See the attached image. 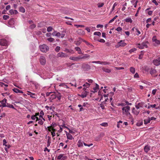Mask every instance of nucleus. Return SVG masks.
Returning <instances> with one entry per match:
<instances>
[{
	"label": "nucleus",
	"mask_w": 160,
	"mask_h": 160,
	"mask_svg": "<svg viewBox=\"0 0 160 160\" xmlns=\"http://www.w3.org/2000/svg\"><path fill=\"white\" fill-rule=\"evenodd\" d=\"M120 44V46L124 47L126 45V43L122 42V40H121L120 42H119Z\"/></svg>",
	"instance_id": "4be33fe9"
},
{
	"label": "nucleus",
	"mask_w": 160,
	"mask_h": 160,
	"mask_svg": "<svg viewBox=\"0 0 160 160\" xmlns=\"http://www.w3.org/2000/svg\"><path fill=\"white\" fill-rule=\"evenodd\" d=\"M103 25H101V24H98L97 26V28H102L103 27Z\"/></svg>",
	"instance_id": "e2e57ef3"
},
{
	"label": "nucleus",
	"mask_w": 160,
	"mask_h": 160,
	"mask_svg": "<svg viewBox=\"0 0 160 160\" xmlns=\"http://www.w3.org/2000/svg\"><path fill=\"white\" fill-rule=\"evenodd\" d=\"M153 64L157 66L160 65V60L159 59H155L152 62Z\"/></svg>",
	"instance_id": "0eeeda50"
},
{
	"label": "nucleus",
	"mask_w": 160,
	"mask_h": 160,
	"mask_svg": "<svg viewBox=\"0 0 160 160\" xmlns=\"http://www.w3.org/2000/svg\"><path fill=\"white\" fill-rule=\"evenodd\" d=\"M83 144L84 146H88V147H90L93 145L92 143H91L90 144H87L86 143H84V142H83Z\"/></svg>",
	"instance_id": "8fccbe9b"
},
{
	"label": "nucleus",
	"mask_w": 160,
	"mask_h": 160,
	"mask_svg": "<svg viewBox=\"0 0 160 160\" xmlns=\"http://www.w3.org/2000/svg\"><path fill=\"white\" fill-rule=\"evenodd\" d=\"M67 158V156H62V159L61 160H65Z\"/></svg>",
	"instance_id": "338daca9"
},
{
	"label": "nucleus",
	"mask_w": 160,
	"mask_h": 160,
	"mask_svg": "<svg viewBox=\"0 0 160 160\" xmlns=\"http://www.w3.org/2000/svg\"><path fill=\"white\" fill-rule=\"evenodd\" d=\"M43 122H42V119H41L38 122V123L41 125H42L43 124Z\"/></svg>",
	"instance_id": "0e129e2a"
},
{
	"label": "nucleus",
	"mask_w": 160,
	"mask_h": 160,
	"mask_svg": "<svg viewBox=\"0 0 160 160\" xmlns=\"http://www.w3.org/2000/svg\"><path fill=\"white\" fill-rule=\"evenodd\" d=\"M96 86L95 87H94L93 88V89L94 90V91H91V92H92L93 93H95L97 92V90L99 89V85L97 83H96Z\"/></svg>",
	"instance_id": "9d476101"
},
{
	"label": "nucleus",
	"mask_w": 160,
	"mask_h": 160,
	"mask_svg": "<svg viewBox=\"0 0 160 160\" xmlns=\"http://www.w3.org/2000/svg\"><path fill=\"white\" fill-rule=\"evenodd\" d=\"M136 50V49L135 48H132L129 50V52L130 53L133 52Z\"/></svg>",
	"instance_id": "37998d69"
},
{
	"label": "nucleus",
	"mask_w": 160,
	"mask_h": 160,
	"mask_svg": "<svg viewBox=\"0 0 160 160\" xmlns=\"http://www.w3.org/2000/svg\"><path fill=\"white\" fill-rule=\"evenodd\" d=\"M90 84L88 82H86L85 84L83 85V86L86 87L87 88H88L89 87Z\"/></svg>",
	"instance_id": "58836bf2"
},
{
	"label": "nucleus",
	"mask_w": 160,
	"mask_h": 160,
	"mask_svg": "<svg viewBox=\"0 0 160 160\" xmlns=\"http://www.w3.org/2000/svg\"><path fill=\"white\" fill-rule=\"evenodd\" d=\"M130 107L128 106H126L122 108V110L125 111L126 115H128V112L130 111Z\"/></svg>",
	"instance_id": "7ed1b4c3"
},
{
	"label": "nucleus",
	"mask_w": 160,
	"mask_h": 160,
	"mask_svg": "<svg viewBox=\"0 0 160 160\" xmlns=\"http://www.w3.org/2000/svg\"><path fill=\"white\" fill-rule=\"evenodd\" d=\"M138 47L140 49H142L144 48L143 46L142 43L141 44H138Z\"/></svg>",
	"instance_id": "f704fd0d"
},
{
	"label": "nucleus",
	"mask_w": 160,
	"mask_h": 160,
	"mask_svg": "<svg viewBox=\"0 0 160 160\" xmlns=\"http://www.w3.org/2000/svg\"><path fill=\"white\" fill-rule=\"evenodd\" d=\"M144 104L143 102L139 103L137 105H135V107L137 109H138L140 108H142L144 106Z\"/></svg>",
	"instance_id": "1a4fd4ad"
},
{
	"label": "nucleus",
	"mask_w": 160,
	"mask_h": 160,
	"mask_svg": "<svg viewBox=\"0 0 160 160\" xmlns=\"http://www.w3.org/2000/svg\"><path fill=\"white\" fill-rule=\"evenodd\" d=\"M75 49L76 51H79L80 49V48L78 47H76L75 48Z\"/></svg>",
	"instance_id": "774afa93"
},
{
	"label": "nucleus",
	"mask_w": 160,
	"mask_h": 160,
	"mask_svg": "<svg viewBox=\"0 0 160 160\" xmlns=\"http://www.w3.org/2000/svg\"><path fill=\"white\" fill-rule=\"evenodd\" d=\"M19 11L21 12L24 13L25 11L24 8L23 7L21 6L19 8Z\"/></svg>",
	"instance_id": "a878e982"
},
{
	"label": "nucleus",
	"mask_w": 160,
	"mask_h": 160,
	"mask_svg": "<svg viewBox=\"0 0 160 160\" xmlns=\"http://www.w3.org/2000/svg\"><path fill=\"white\" fill-rule=\"evenodd\" d=\"M85 92L83 94H82L80 95V96L82 98H85L87 96V93H89L88 92H87L86 91H85Z\"/></svg>",
	"instance_id": "5701e85b"
},
{
	"label": "nucleus",
	"mask_w": 160,
	"mask_h": 160,
	"mask_svg": "<svg viewBox=\"0 0 160 160\" xmlns=\"http://www.w3.org/2000/svg\"><path fill=\"white\" fill-rule=\"evenodd\" d=\"M40 62L41 64L42 65L46 64V60L45 58L43 56H41L40 58Z\"/></svg>",
	"instance_id": "20e7f679"
},
{
	"label": "nucleus",
	"mask_w": 160,
	"mask_h": 160,
	"mask_svg": "<svg viewBox=\"0 0 160 160\" xmlns=\"http://www.w3.org/2000/svg\"><path fill=\"white\" fill-rule=\"evenodd\" d=\"M9 18V16L8 15H4L3 17V18L4 20H7Z\"/></svg>",
	"instance_id": "2f4dec72"
},
{
	"label": "nucleus",
	"mask_w": 160,
	"mask_h": 160,
	"mask_svg": "<svg viewBox=\"0 0 160 160\" xmlns=\"http://www.w3.org/2000/svg\"><path fill=\"white\" fill-rule=\"evenodd\" d=\"M57 93H54L51 95L50 99H52V100L55 99L56 98Z\"/></svg>",
	"instance_id": "aec40b11"
},
{
	"label": "nucleus",
	"mask_w": 160,
	"mask_h": 160,
	"mask_svg": "<svg viewBox=\"0 0 160 160\" xmlns=\"http://www.w3.org/2000/svg\"><path fill=\"white\" fill-rule=\"evenodd\" d=\"M47 40L50 42H52L54 40V39L52 38H48L47 39Z\"/></svg>",
	"instance_id": "473e14b6"
},
{
	"label": "nucleus",
	"mask_w": 160,
	"mask_h": 160,
	"mask_svg": "<svg viewBox=\"0 0 160 160\" xmlns=\"http://www.w3.org/2000/svg\"><path fill=\"white\" fill-rule=\"evenodd\" d=\"M52 28L51 26L48 27L47 28V30L48 32L51 31L52 30Z\"/></svg>",
	"instance_id": "72a5a7b5"
},
{
	"label": "nucleus",
	"mask_w": 160,
	"mask_h": 160,
	"mask_svg": "<svg viewBox=\"0 0 160 160\" xmlns=\"http://www.w3.org/2000/svg\"><path fill=\"white\" fill-rule=\"evenodd\" d=\"M68 57V55L63 52H60L57 55V58L61 57L65 58Z\"/></svg>",
	"instance_id": "39448f33"
},
{
	"label": "nucleus",
	"mask_w": 160,
	"mask_h": 160,
	"mask_svg": "<svg viewBox=\"0 0 160 160\" xmlns=\"http://www.w3.org/2000/svg\"><path fill=\"white\" fill-rule=\"evenodd\" d=\"M92 63H96L99 64H101V62L99 61H92Z\"/></svg>",
	"instance_id": "6e6d98bb"
},
{
	"label": "nucleus",
	"mask_w": 160,
	"mask_h": 160,
	"mask_svg": "<svg viewBox=\"0 0 160 160\" xmlns=\"http://www.w3.org/2000/svg\"><path fill=\"white\" fill-rule=\"evenodd\" d=\"M143 122L142 121H139L136 124V125L138 126H140L142 124Z\"/></svg>",
	"instance_id": "c85d7f7f"
},
{
	"label": "nucleus",
	"mask_w": 160,
	"mask_h": 160,
	"mask_svg": "<svg viewBox=\"0 0 160 160\" xmlns=\"http://www.w3.org/2000/svg\"><path fill=\"white\" fill-rule=\"evenodd\" d=\"M150 147L148 145L145 146L144 148V151L147 153L150 150Z\"/></svg>",
	"instance_id": "f8f14e48"
},
{
	"label": "nucleus",
	"mask_w": 160,
	"mask_h": 160,
	"mask_svg": "<svg viewBox=\"0 0 160 160\" xmlns=\"http://www.w3.org/2000/svg\"><path fill=\"white\" fill-rule=\"evenodd\" d=\"M13 91L16 93H23V92L22 91L20 90L19 89L17 88H14L13 89Z\"/></svg>",
	"instance_id": "4468645a"
},
{
	"label": "nucleus",
	"mask_w": 160,
	"mask_h": 160,
	"mask_svg": "<svg viewBox=\"0 0 160 160\" xmlns=\"http://www.w3.org/2000/svg\"><path fill=\"white\" fill-rule=\"evenodd\" d=\"M83 142H81V140H79L78 143V147H80L83 146Z\"/></svg>",
	"instance_id": "6ab92c4d"
},
{
	"label": "nucleus",
	"mask_w": 160,
	"mask_h": 160,
	"mask_svg": "<svg viewBox=\"0 0 160 160\" xmlns=\"http://www.w3.org/2000/svg\"><path fill=\"white\" fill-rule=\"evenodd\" d=\"M29 92V94H28V95H30L31 97L33 98H35V97L32 96L33 95H35V94L34 93H31L30 92Z\"/></svg>",
	"instance_id": "bf43d9fd"
},
{
	"label": "nucleus",
	"mask_w": 160,
	"mask_h": 160,
	"mask_svg": "<svg viewBox=\"0 0 160 160\" xmlns=\"http://www.w3.org/2000/svg\"><path fill=\"white\" fill-rule=\"evenodd\" d=\"M140 9H141V7H139L138 8V10H137V12H136V14L135 15V16L136 17V16H137L138 13V12H139V11L140 10Z\"/></svg>",
	"instance_id": "052dcab7"
},
{
	"label": "nucleus",
	"mask_w": 160,
	"mask_h": 160,
	"mask_svg": "<svg viewBox=\"0 0 160 160\" xmlns=\"http://www.w3.org/2000/svg\"><path fill=\"white\" fill-rule=\"evenodd\" d=\"M156 72V70L154 69H153L152 68L151 69L150 71V73L152 75L153 74L155 73Z\"/></svg>",
	"instance_id": "393cba45"
},
{
	"label": "nucleus",
	"mask_w": 160,
	"mask_h": 160,
	"mask_svg": "<svg viewBox=\"0 0 160 160\" xmlns=\"http://www.w3.org/2000/svg\"><path fill=\"white\" fill-rule=\"evenodd\" d=\"M83 66H85V67H86L88 69H90V65L88 64H86L85 65H84Z\"/></svg>",
	"instance_id": "3c124183"
},
{
	"label": "nucleus",
	"mask_w": 160,
	"mask_h": 160,
	"mask_svg": "<svg viewBox=\"0 0 160 160\" xmlns=\"http://www.w3.org/2000/svg\"><path fill=\"white\" fill-rule=\"evenodd\" d=\"M143 51H141V53L139 55L138 58L142 59V58L143 53H142Z\"/></svg>",
	"instance_id": "c9c22d12"
},
{
	"label": "nucleus",
	"mask_w": 160,
	"mask_h": 160,
	"mask_svg": "<svg viewBox=\"0 0 160 160\" xmlns=\"http://www.w3.org/2000/svg\"><path fill=\"white\" fill-rule=\"evenodd\" d=\"M40 50L42 52H46L49 50V48L46 45L43 44L39 46Z\"/></svg>",
	"instance_id": "f257e3e1"
},
{
	"label": "nucleus",
	"mask_w": 160,
	"mask_h": 160,
	"mask_svg": "<svg viewBox=\"0 0 160 160\" xmlns=\"http://www.w3.org/2000/svg\"><path fill=\"white\" fill-rule=\"evenodd\" d=\"M56 98H57L59 100L61 99V94L59 92H57V93Z\"/></svg>",
	"instance_id": "7c9ffc66"
},
{
	"label": "nucleus",
	"mask_w": 160,
	"mask_h": 160,
	"mask_svg": "<svg viewBox=\"0 0 160 160\" xmlns=\"http://www.w3.org/2000/svg\"><path fill=\"white\" fill-rule=\"evenodd\" d=\"M150 122V120L149 117H148L147 119H145L144 120V124L145 125H147Z\"/></svg>",
	"instance_id": "2eb2a0df"
},
{
	"label": "nucleus",
	"mask_w": 160,
	"mask_h": 160,
	"mask_svg": "<svg viewBox=\"0 0 160 160\" xmlns=\"http://www.w3.org/2000/svg\"><path fill=\"white\" fill-rule=\"evenodd\" d=\"M98 42H101L104 43V42H105V40H104L103 39H101L100 40H98Z\"/></svg>",
	"instance_id": "680f3d73"
},
{
	"label": "nucleus",
	"mask_w": 160,
	"mask_h": 160,
	"mask_svg": "<svg viewBox=\"0 0 160 160\" xmlns=\"http://www.w3.org/2000/svg\"><path fill=\"white\" fill-rule=\"evenodd\" d=\"M152 2L154 3L156 5H158V3L157 2L156 0H152Z\"/></svg>",
	"instance_id": "69168bd1"
},
{
	"label": "nucleus",
	"mask_w": 160,
	"mask_h": 160,
	"mask_svg": "<svg viewBox=\"0 0 160 160\" xmlns=\"http://www.w3.org/2000/svg\"><path fill=\"white\" fill-rule=\"evenodd\" d=\"M142 44L143 47H145L146 48H147L148 46L147 45V44L148 43V41H146L144 42H143L142 43Z\"/></svg>",
	"instance_id": "a211bd4d"
},
{
	"label": "nucleus",
	"mask_w": 160,
	"mask_h": 160,
	"mask_svg": "<svg viewBox=\"0 0 160 160\" xmlns=\"http://www.w3.org/2000/svg\"><path fill=\"white\" fill-rule=\"evenodd\" d=\"M0 45L2 46H7L8 45V42L6 39H2L0 41Z\"/></svg>",
	"instance_id": "f03ea898"
},
{
	"label": "nucleus",
	"mask_w": 160,
	"mask_h": 160,
	"mask_svg": "<svg viewBox=\"0 0 160 160\" xmlns=\"http://www.w3.org/2000/svg\"><path fill=\"white\" fill-rule=\"evenodd\" d=\"M7 143L6 139H4L3 140V145H5V146H7V144L6 143Z\"/></svg>",
	"instance_id": "de8ad7c7"
},
{
	"label": "nucleus",
	"mask_w": 160,
	"mask_h": 160,
	"mask_svg": "<svg viewBox=\"0 0 160 160\" xmlns=\"http://www.w3.org/2000/svg\"><path fill=\"white\" fill-rule=\"evenodd\" d=\"M61 36V34L59 32H57L55 34V36L58 37H59Z\"/></svg>",
	"instance_id": "603ef678"
},
{
	"label": "nucleus",
	"mask_w": 160,
	"mask_h": 160,
	"mask_svg": "<svg viewBox=\"0 0 160 160\" xmlns=\"http://www.w3.org/2000/svg\"><path fill=\"white\" fill-rule=\"evenodd\" d=\"M152 41L153 42H155L157 44H160V40H158L156 38V36H154L152 38Z\"/></svg>",
	"instance_id": "6e6552de"
},
{
	"label": "nucleus",
	"mask_w": 160,
	"mask_h": 160,
	"mask_svg": "<svg viewBox=\"0 0 160 160\" xmlns=\"http://www.w3.org/2000/svg\"><path fill=\"white\" fill-rule=\"evenodd\" d=\"M62 156H63V154H60V155H59V156H58L57 159L58 160H60L61 159Z\"/></svg>",
	"instance_id": "ea45409f"
},
{
	"label": "nucleus",
	"mask_w": 160,
	"mask_h": 160,
	"mask_svg": "<svg viewBox=\"0 0 160 160\" xmlns=\"http://www.w3.org/2000/svg\"><path fill=\"white\" fill-rule=\"evenodd\" d=\"M51 127H52V128H54L55 127V126L57 125H56V123L55 122H52V124H51Z\"/></svg>",
	"instance_id": "5fc2aeb1"
},
{
	"label": "nucleus",
	"mask_w": 160,
	"mask_h": 160,
	"mask_svg": "<svg viewBox=\"0 0 160 160\" xmlns=\"http://www.w3.org/2000/svg\"><path fill=\"white\" fill-rule=\"evenodd\" d=\"M90 57V56L88 54H85L83 56H81V59H85L87 58H89Z\"/></svg>",
	"instance_id": "dca6fc26"
},
{
	"label": "nucleus",
	"mask_w": 160,
	"mask_h": 160,
	"mask_svg": "<svg viewBox=\"0 0 160 160\" xmlns=\"http://www.w3.org/2000/svg\"><path fill=\"white\" fill-rule=\"evenodd\" d=\"M132 112L135 115L137 116L139 112V110H136L135 108H133L132 109Z\"/></svg>",
	"instance_id": "9b49d317"
},
{
	"label": "nucleus",
	"mask_w": 160,
	"mask_h": 160,
	"mask_svg": "<svg viewBox=\"0 0 160 160\" xmlns=\"http://www.w3.org/2000/svg\"><path fill=\"white\" fill-rule=\"evenodd\" d=\"M101 64H103L104 65L110 64V63L108 62H101Z\"/></svg>",
	"instance_id": "4c0bfd02"
},
{
	"label": "nucleus",
	"mask_w": 160,
	"mask_h": 160,
	"mask_svg": "<svg viewBox=\"0 0 160 160\" xmlns=\"http://www.w3.org/2000/svg\"><path fill=\"white\" fill-rule=\"evenodd\" d=\"M35 27H36V25L34 24H32V25H31L30 26L29 28H30L31 29H33L34 28H35Z\"/></svg>",
	"instance_id": "e433bc0d"
},
{
	"label": "nucleus",
	"mask_w": 160,
	"mask_h": 160,
	"mask_svg": "<svg viewBox=\"0 0 160 160\" xmlns=\"http://www.w3.org/2000/svg\"><path fill=\"white\" fill-rule=\"evenodd\" d=\"M7 100L6 98H4L0 102L1 103H6Z\"/></svg>",
	"instance_id": "49530a36"
},
{
	"label": "nucleus",
	"mask_w": 160,
	"mask_h": 160,
	"mask_svg": "<svg viewBox=\"0 0 160 160\" xmlns=\"http://www.w3.org/2000/svg\"><path fill=\"white\" fill-rule=\"evenodd\" d=\"M69 59L71 60H74V61H78L79 60L81 59V56H79L77 57H70L69 58Z\"/></svg>",
	"instance_id": "423d86ee"
},
{
	"label": "nucleus",
	"mask_w": 160,
	"mask_h": 160,
	"mask_svg": "<svg viewBox=\"0 0 160 160\" xmlns=\"http://www.w3.org/2000/svg\"><path fill=\"white\" fill-rule=\"evenodd\" d=\"M102 70L103 72L108 73H109L111 72V70L110 69L104 68H102Z\"/></svg>",
	"instance_id": "ddd939ff"
},
{
	"label": "nucleus",
	"mask_w": 160,
	"mask_h": 160,
	"mask_svg": "<svg viewBox=\"0 0 160 160\" xmlns=\"http://www.w3.org/2000/svg\"><path fill=\"white\" fill-rule=\"evenodd\" d=\"M86 44L88 46H90V47L92 48H93L94 47L92 44H91L88 42H86Z\"/></svg>",
	"instance_id": "c03bdc74"
},
{
	"label": "nucleus",
	"mask_w": 160,
	"mask_h": 160,
	"mask_svg": "<svg viewBox=\"0 0 160 160\" xmlns=\"http://www.w3.org/2000/svg\"><path fill=\"white\" fill-rule=\"evenodd\" d=\"M122 30V28L120 27H118L116 29V30L118 32L121 31Z\"/></svg>",
	"instance_id": "a18cd8bd"
},
{
	"label": "nucleus",
	"mask_w": 160,
	"mask_h": 160,
	"mask_svg": "<svg viewBox=\"0 0 160 160\" xmlns=\"http://www.w3.org/2000/svg\"><path fill=\"white\" fill-rule=\"evenodd\" d=\"M67 138L69 140H72V135L69 133H66Z\"/></svg>",
	"instance_id": "f3484780"
},
{
	"label": "nucleus",
	"mask_w": 160,
	"mask_h": 160,
	"mask_svg": "<svg viewBox=\"0 0 160 160\" xmlns=\"http://www.w3.org/2000/svg\"><path fill=\"white\" fill-rule=\"evenodd\" d=\"M81 43V41L80 40L78 41H77V42L76 43V44L77 45H79Z\"/></svg>",
	"instance_id": "864d4df0"
},
{
	"label": "nucleus",
	"mask_w": 160,
	"mask_h": 160,
	"mask_svg": "<svg viewBox=\"0 0 160 160\" xmlns=\"http://www.w3.org/2000/svg\"><path fill=\"white\" fill-rule=\"evenodd\" d=\"M130 71L132 73H134L135 72V69L134 68L131 67L130 68Z\"/></svg>",
	"instance_id": "cd10ccee"
},
{
	"label": "nucleus",
	"mask_w": 160,
	"mask_h": 160,
	"mask_svg": "<svg viewBox=\"0 0 160 160\" xmlns=\"http://www.w3.org/2000/svg\"><path fill=\"white\" fill-rule=\"evenodd\" d=\"M14 10L11 9L9 11V12L11 15L14 14Z\"/></svg>",
	"instance_id": "13d9d810"
},
{
	"label": "nucleus",
	"mask_w": 160,
	"mask_h": 160,
	"mask_svg": "<svg viewBox=\"0 0 160 160\" xmlns=\"http://www.w3.org/2000/svg\"><path fill=\"white\" fill-rule=\"evenodd\" d=\"M94 35H97L99 36H100L101 35V33L99 32H96L94 33Z\"/></svg>",
	"instance_id": "c756f323"
},
{
	"label": "nucleus",
	"mask_w": 160,
	"mask_h": 160,
	"mask_svg": "<svg viewBox=\"0 0 160 160\" xmlns=\"http://www.w3.org/2000/svg\"><path fill=\"white\" fill-rule=\"evenodd\" d=\"M7 107L15 109V108L14 107V106L10 103H7Z\"/></svg>",
	"instance_id": "b1692460"
},
{
	"label": "nucleus",
	"mask_w": 160,
	"mask_h": 160,
	"mask_svg": "<svg viewBox=\"0 0 160 160\" xmlns=\"http://www.w3.org/2000/svg\"><path fill=\"white\" fill-rule=\"evenodd\" d=\"M117 5H118V3L117 2H115L114 3V4H113V6L112 8V11H113L114 10L115 7L116 6H117Z\"/></svg>",
	"instance_id": "a19ab883"
},
{
	"label": "nucleus",
	"mask_w": 160,
	"mask_h": 160,
	"mask_svg": "<svg viewBox=\"0 0 160 160\" xmlns=\"http://www.w3.org/2000/svg\"><path fill=\"white\" fill-rule=\"evenodd\" d=\"M61 126L63 128H66L68 130H69V128L65 126L64 122H63V124L61 125Z\"/></svg>",
	"instance_id": "4d7b16f0"
},
{
	"label": "nucleus",
	"mask_w": 160,
	"mask_h": 160,
	"mask_svg": "<svg viewBox=\"0 0 160 160\" xmlns=\"http://www.w3.org/2000/svg\"><path fill=\"white\" fill-rule=\"evenodd\" d=\"M60 49V47L59 46H57L55 48V51L57 52H58Z\"/></svg>",
	"instance_id": "09e8293b"
},
{
	"label": "nucleus",
	"mask_w": 160,
	"mask_h": 160,
	"mask_svg": "<svg viewBox=\"0 0 160 160\" xmlns=\"http://www.w3.org/2000/svg\"><path fill=\"white\" fill-rule=\"evenodd\" d=\"M100 125L104 127H106L108 126V123L107 122H103L100 124Z\"/></svg>",
	"instance_id": "79ce46f5"
},
{
	"label": "nucleus",
	"mask_w": 160,
	"mask_h": 160,
	"mask_svg": "<svg viewBox=\"0 0 160 160\" xmlns=\"http://www.w3.org/2000/svg\"><path fill=\"white\" fill-rule=\"evenodd\" d=\"M14 19L13 18H12L8 22V23L11 25L14 24Z\"/></svg>",
	"instance_id": "bb28decb"
},
{
	"label": "nucleus",
	"mask_w": 160,
	"mask_h": 160,
	"mask_svg": "<svg viewBox=\"0 0 160 160\" xmlns=\"http://www.w3.org/2000/svg\"><path fill=\"white\" fill-rule=\"evenodd\" d=\"M124 21L127 22H129L130 23H132V20L130 18H126L124 20Z\"/></svg>",
	"instance_id": "412c9836"
}]
</instances>
